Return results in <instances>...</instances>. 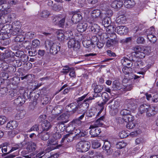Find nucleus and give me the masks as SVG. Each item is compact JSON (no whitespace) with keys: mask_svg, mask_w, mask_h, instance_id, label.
Returning <instances> with one entry per match:
<instances>
[{"mask_svg":"<svg viewBox=\"0 0 158 158\" xmlns=\"http://www.w3.org/2000/svg\"><path fill=\"white\" fill-rule=\"evenodd\" d=\"M91 17L94 19L102 17V14L101 11L98 9L94 10H92L90 12Z\"/></svg>","mask_w":158,"mask_h":158,"instance_id":"nucleus-17","label":"nucleus"},{"mask_svg":"<svg viewBox=\"0 0 158 158\" xmlns=\"http://www.w3.org/2000/svg\"><path fill=\"white\" fill-rule=\"evenodd\" d=\"M128 135L125 131H122L119 133V136L121 138H125Z\"/></svg>","mask_w":158,"mask_h":158,"instance_id":"nucleus-51","label":"nucleus"},{"mask_svg":"<svg viewBox=\"0 0 158 158\" xmlns=\"http://www.w3.org/2000/svg\"><path fill=\"white\" fill-rule=\"evenodd\" d=\"M155 110V108L154 106L143 104L139 108L138 114H142L146 113L147 116L151 117L156 113Z\"/></svg>","mask_w":158,"mask_h":158,"instance_id":"nucleus-2","label":"nucleus"},{"mask_svg":"<svg viewBox=\"0 0 158 158\" xmlns=\"http://www.w3.org/2000/svg\"><path fill=\"white\" fill-rule=\"evenodd\" d=\"M134 131V133H135L137 136L138 135L142 133L141 131L139 128H137Z\"/></svg>","mask_w":158,"mask_h":158,"instance_id":"nucleus-62","label":"nucleus"},{"mask_svg":"<svg viewBox=\"0 0 158 158\" xmlns=\"http://www.w3.org/2000/svg\"><path fill=\"white\" fill-rule=\"evenodd\" d=\"M155 33V29L153 27H151L146 31L147 38L152 43H154L157 40L156 37L154 35Z\"/></svg>","mask_w":158,"mask_h":158,"instance_id":"nucleus-8","label":"nucleus"},{"mask_svg":"<svg viewBox=\"0 0 158 158\" xmlns=\"http://www.w3.org/2000/svg\"><path fill=\"white\" fill-rule=\"evenodd\" d=\"M89 128L91 129L89 131L90 134L92 136H97L100 133L101 131L100 128L94 125L90 126Z\"/></svg>","mask_w":158,"mask_h":158,"instance_id":"nucleus-14","label":"nucleus"},{"mask_svg":"<svg viewBox=\"0 0 158 158\" xmlns=\"http://www.w3.org/2000/svg\"><path fill=\"white\" fill-rule=\"evenodd\" d=\"M110 144L109 142L106 140L104 142L103 146V149L105 150L107 155H110L112 153V151L110 149Z\"/></svg>","mask_w":158,"mask_h":158,"instance_id":"nucleus-21","label":"nucleus"},{"mask_svg":"<svg viewBox=\"0 0 158 158\" xmlns=\"http://www.w3.org/2000/svg\"><path fill=\"white\" fill-rule=\"evenodd\" d=\"M59 156V154L57 153H55L51 155L50 156L47 158H57Z\"/></svg>","mask_w":158,"mask_h":158,"instance_id":"nucleus-64","label":"nucleus"},{"mask_svg":"<svg viewBox=\"0 0 158 158\" xmlns=\"http://www.w3.org/2000/svg\"><path fill=\"white\" fill-rule=\"evenodd\" d=\"M133 99L127 100V105L128 109H124L121 112L123 115L122 118L124 121H131L134 120V117L130 114L131 112L135 113L137 108V105L133 102Z\"/></svg>","mask_w":158,"mask_h":158,"instance_id":"nucleus-1","label":"nucleus"},{"mask_svg":"<svg viewBox=\"0 0 158 158\" xmlns=\"http://www.w3.org/2000/svg\"><path fill=\"white\" fill-rule=\"evenodd\" d=\"M38 126L37 125H34L30 130L29 131H37L39 130Z\"/></svg>","mask_w":158,"mask_h":158,"instance_id":"nucleus-55","label":"nucleus"},{"mask_svg":"<svg viewBox=\"0 0 158 158\" xmlns=\"http://www.w3.org/2000/svg\"><path fill=\"white\" fill-rule=\"evenodd\" d=\"M26 114V112L24 110H21L18 112L15 118L16 120H19L23 118Z\"/></svg>","mask_w":158,"mask_h":158,"instance_id":"nucleus-27","label":"nucleus"},{"mask_svg":"<svg viewBox=\"0 0 158 158\" xmlns=\"http://www.w3.org/2000/svg\"><path fill=\"white\" fill-rule=\"evenodd\" d=\"M134 131V133H135L137 136L138 135L142 133L141 131L139 128H137Z\"/></svg>","mask_w":158,"mask_h":158,"instance_id":"nucleus-63","label":"nucleus"},{"mask_svg":"<svg viewBox=\"0 0 158 158\" xmlns=\"http://www.w3.org/2000/svg\"><path fill=\"white\" fill-rule=\"evenodd\" d=\"M110 19L108 17H106L102 21V24L104 27H107L109 24Z\"/></svg>","mask_w":158,"mask_h":158,"instance_id":"nucleus-41","label":"nucleus"},{"mask_svg":"<svg viewBox=\"0 0 158 158\" xmlns=\"http://www.w3.org/2000/svg\"><path fill=\"white\" fill-rule=\"evenodd\" d=\"M90 147V143L85 141H81L76 145V149L79 152H85L88 151Z\"/></svg>","mask_w":158,"mask_h":158,"instance_id":"nucleus-7","label":"nucleus"},{"mask_svg":"<svg viewBox=\"0 0 158 158\" xmlns=\"http://www.w3.org/2000/svg\"><path fill=\"white\" fill-rule=\"evenodd\" d=\"M36 147V145L34 143L30 142L29 143L26 148L28 152H31L35 150Z\"/></svg>","mask_w":158,"mask_h":158,"instance_id":"nucleus-30","label":"nucleus"},{"mask_svg":"<svg viewBox=\"0 0 158 158\" xmlns=\"http://www.w3.org/2000/svg\"><path fill=\"white\" fill-rule=\"evenodd\" d=\"M89 156H88L89 158H104L102 154L100 152H88Z\"/></svg>","mask_w":158,"mask_h":158,"instance_id":"nucleus-19","label":"nucleus"},{"mask_svg":"<svg viewBox=\"0 0 158 158\" xmlns=\"http://www.w3.org/2000/svg\"><path fill=\"white\" fill-rule=\"evenodd\" d=\"M102 97L103 101V102L102 103V105L106 104L110 98L108 94L106 92L102 93Z\"/></svg>","mask_w":158,"mask_h":158,"instance_id":"nucleus-29","label":"nucleus"},{"mask_svg":"<svg viewBox=\"0 0 158 158\" xmlns=\"http://www.w3.org/2000/svg\"><path fill=\"white\" fill-rule=\"evenodd\" d=\"M63 15L60 14L55 16L53 19V21L55 22L56 24H57L59 22L61 18L62 17Z\"/></svg>","mask_w":158,"mask_h":158,"instance_id":"nucleus-43","label":"nucleus"},{"mask_svg":"<svg viewBox=\"0 0 158 158\" xmlns=\"http://www.w3.org/2000/svg\"><path fill=\"white\" fill-rule=\"evenodd\" d=\"M41 126L43 130L44 131H48L52 127L50 123L47 120H45L43 122Z\"/></svg>","mask_w":158,"mask_h":158,"instance_id":"nucleus-26","label":"nucleus"},{"mask_svg":"<svg viewBox=\"0 0 158 158\" xmlns=\"http://www.w3.org/2000/svg\"><path fill=\"white\" fill-rule=\"evenodd\" d=\"M91 24V29L92 31L94 32L96 31L97 30H98L99 28V27L97 25V24L94 23L92 24L90 23Z\"/></svg>","mask_w":158,"mask_h":158,"instance_id":"nucleus-39","label":"nucleus"},{"mask_svg":"<svg viewBox=\"0 0 158 158\" xmlns=\"http://www.w3.org/2000/svg\"><path fill=\"white\" fill-rule=\"evenodd\" d=\"M12 27V26L11 25L6 24L2 28L0 32V35H7V34H12L13 35H15L18 34L19 31V29L18 27H16L12 31L11 28ZM4 37L5 38L6 36H4Z\"/></svg>","mask_w":158,"mask_h":158,"instance_id":"nucleus-5","label":"nucleus"},{"mask_svg":"<svg viewBox=\"0 0 158 158\" xmlns=\"http://www.w3.org/2000/svg\"><path fill=\"white\" fill-rule=\"evenodd\" d=\"M74 135H73V134L72 132H70L69 134L65 135L62 139L61 142H63L64 141H66L67 142H70L72 140Z\"/></svg>","mask_w":158,"mask_h":158,"instance_id":"nucleus-25","label":"nucleus"},{"mask_svg":"<svg viewBox=\"0 0 158 158\" xmlns=\"http://www.w3.org/2000/svg\"><path fill=\"white\" fill-rule=\"evenodd\" d=\"M130 69L128 67H126L123 69V72L125 74H128Z\"/></svg>","mask_w":158,"mask_h":158,"instance_id":"nucleus-56","label":"nucleus"},{"mask_svg":"<svg viewBox=\"0 0 158 158\" xmlns=\"http://www.w3.org/2000/svg\"><path fill=\"white\" fill-rule=\"evenodd\" d=\"M124 0H112L110 6L113 8H116L121 7Z\"/></svg>","mask_w":158,"mask_h":158,"instance_id":"nucleus-15","label":"nucleus"},{"mask_svg":"<svg viewBox=\"0 0 158 158\" xmlns=\"http://www.w3.org/2000/svg\"><path fill=\"white\" fill-rule=\"evenodd\" d=\"M40 41L37 40H34L32 42V45L34 48L39 47L40 45Z\"/></svg>","mask_w":158,"mask_h":158,"instance_id":"nucleus-42","label":"nucleus"},{"mask_svg":"<svg viewBox=\"0 0 158 158\" xmlns=\"http://www.w3.org/2000/svg\"><path fill=\"white\" fill-rule=\"evenodd\" d=\"M88 131H87L82 130L81 131V133L80 136H84L87 135Z\"/></svg>","mask_w":158,"mask_h":158,"instance_id":"nucleus-57","label":"nucleus"},{"mask_svg":"<svg viewBox=\"0 0 158 158\" xmlns=\"http://www.w3.org/2000/svg\"><path fill=\"white\" fill-rule=\"evenodd\" d=\"M49 137V135L48 133L42 132L41 135V139L44 140H47Z\"/></svg>","mask_w":158,"mask_h":158,"instance_id":"nucleus-45","label":"nucleus"},{"mask_svg":"<svg viewBox=\"0 0 158 158\" xmlns=\"http://www.w3.org/2000/svg\"><path fill=\"white\" fill-rule=\"evenodd\" d=\"M133 66L135 68H142V62L141 61H133Z\"/></svg>","mask_w":158,"mask_h":158,"instance_id":"nucleus-40","label":"nucleus"},{"mask_svg":"<svg viewBox=\"0 0 158 158\" xmlns=\"http://www.w3.org/2000/svg\"><path fill=\"white\" fill-rule=\"evenodd\" d=\"M116 30L117 33L120 35L126 34L128 31L127 28L123 26L117 27L116 28Z\"/></svg>","mask_w":158,"mask_h":158,"instance_id":"nucleus-16","label":"nucleus"},{"mask_svg":"<svg viewBox=\"0 0 158 158\" xmlns=\"http://www.w3.org/2000/svg\"><path fill=\"white\" fill-rule=\"evenodd\" d=\"M113 101L111 100H110L108 104L112 103V104L109 107H110V113L112 115H115L118 112V102L116 101H114L113 102Z\"/></svg>","mask_w":158,"mask_h":158,"instance_id":"nucleus-9","label":"nucleus"},{"mask_svg":"<svg viewBox=\"0 0 158 158\" xmlns=\"http://www.w3.org/2000/svg\"><path fill=\"white\" fill-rule=\"evenodd\" d=\"M6 117L3 116H0V125L3 124L6 122Z\"/></svg>","mask_w":158,"mask_h":158,"instance_id":"nucleus-49","label":"nucleus"},{"mask_svg":"<svg viewBox=\"0 0 158 158\" xmlns=\"http://www.w3.org/2000/svg\"><path fill=\"white\" fill-rule=\"evenodd\" d=\"M144 41V38L141 37H138L137 39V42L138 44H143Z\"/></svg>","mask_w":158,"mask_h":158,"instance_id":"nucleus-54","label":"nucleus"},{"mask_svg":"<svg viewBox=\"0 0 158 158\" xmlns=\"http://www.w3.org/2000/svg\"><path fill=\"white\" fill-rule=\"evenodd\" d=\"M21 145L20 146L19 145H16L14 147H12L9 153L13 151L19 149L21 147Z\"/></svg>","mask_w":158,"mask_h":158,"instance_id":"nucleus-53","label":"nucleus"},{"mask_svg":"<svg viewBox=\"0 0 158 158\" xmlns=\"http://www.w3.org/2000/svg\"><path fill=\"white\" fill-rule=\"evenodd\" d=\"M65 36L66 39H67L68 38H69L70 39L73 38V33L71 31H66L65 33Z\"/></svg>","mask_w":158,"mask_h":158,"instance_id":"nucleus-36","label":"nucleus"},{"mask_svg":"<svg viewBox=\"0 0 158 158\" xmlns=\"http://www.w3.org/2000/svg\"><path fill=\"white\" fill-rule=\"evenodd\" d=\"M62 8V6L60 5H54L53 6V9L56 11H59Z\"/></svg>","mask_w":158,"mask_h":158,"instance_id":"nucleus-47","label":"nucleus"},{"mask_svg":"<svg viewBox=\"0 0 158 158\" xmlns=\"http://www.w3.org/2000/svg\"><path fill=\"white\" fill-rule=\"evenodd\" d=\"M22 101V99L20 97H18L15 100V103L17 105L21 104H23V102Z\"/></svg>","mask_w":158,"mask_h":158,"instance_id":"nucleus-50","label":"nucleus"},{"mask_svg":"<svg viewBox=\"0 0 158 158\" xmlns=\"http://www.w3.org/2000/svg\"><path fill=\"white\" fill-rule=\"evenodd\" d=\"M81 130L78 129H76L75 128L71 132L73 134H74L76 135H78L80 136Z\"/></svg>","mask_w":158,"mask_h":158,"instance_id":"nucleus-48","label":"nucleus"},{"mask_svg":"<svg viewBox=\"0 0 158 158\" xmlns=\"http://www.w3.org/2000/svg\"><path fill=\"white\" fill-rule=\"evenodd\" d=\"M124 5L127 8L132 7L135 4V2L133 0H124Z\"/></svg>","mask_w":158,"mask_h":158,"instance_id":"nucleus-28","label":"nucleus"},{"mask_svg":"<svg viewBox=\"0 0 158 158\" xmlns=\"http://www.w3.org/2000/svg\"><path fill=\"white\" fill-rule=\"evenodd\" d=\"M18 126V123L16 121H11L9 122L6 125V128L10 130L16 128Z\"/></svg>","mask_w":158,"mask_h":158,"instance_id":"nucleus-22","label":"nucleus"},{"mask_svg":"<svg viewBox=\"0 0 158 158\" xmlns=\"http://www.w3.org/2000/svg\"><path fill=\"white\" fill-rule=\"evenodd\" d=\"M103 89V87L100 85H97L94 89V92L95 93H99L101 92Z\"/></svg>","mask_w":158,"mask_h":158,"instance_id":"nucleus-38","label":"nucleus"},{"mask_svg":"<svg viewBox=\"0 0 158 158\" xmlns=\"http://www.w3.org/2000/svg\"><path fill=\"white\" fill-rule=\"evenodd\" d=\"M104 117L102 116L97 119L95 122L94 124L93 125L95 127H98V126H102L103 124V122Z\"/></svg>","mask_w":158,"mask_h":158,"instance_id":"nucleus-32","label":"nucleus"},{"mask_svg":"<svg viewBox=\"0 0 158 158\" xmlns=\"http://www.w3.org/2000/svg\"><path fill=\"white\" fill-rule=\"evenodd\" d=\"M84 116V114H83L80 116L78 119L73 120L72 122V125H75V124L79 125L81 123L80 120L82 119Z\"/></svg>","mask_w":158,"mask_h":158,"instance_id":"nucleus-34","label":"nucleus"},{"mask_svg":"<svg viewBox=\"0 0 158 158\" xmlns=\"http://www.w3.org/2000/svg\"><path fill=\"white\" fill-rule=\"evenodd\" d=\"M69 114L68 113H64L61 115L57 118V119L60 121L59 124H63L67 123L69 121L68 118Z\"/></svg>","mask_w":158,"mask_h":158,"instance_id":"nucleus-13","label":"nucleus"},{"mask_svg":"<svg viewBox=\"0 0 158 158\" xmlns=\"http://www.w3.org/2000/svg\"><path fill=\"white\" fill-rule=\"evenodd\" d=\"M39 14L40 17L44 19L48 18L50 15V12L46 10L42 11Z\"/></svg>","mask_w":158,"mask_h":158,"instance_id":"nucleus-33","label":"nucleus"},{"mask_svg":"<svg viewBox=\"0 0 158 158\" xmlns=\"http://www.w3.org/2000/svg\"><path fill=\"white\" fill-rule=\"evenodd\" d=\"M101 143L97 140L93 141L92 142V147L93 148H97L100 147Z\"/></svg>","mask_w":158,"mask_h":158,"instance_id":"nucleus-37","label":"nucleus"},{"mask_svg":"<svg viewBox=\"0 0 158 158\" xmlns=\"http://www.w3.org/2000/svg\"><path fill=\"white\" fill-rule=\"evenodd\" d=\"M133 121H125L127 123H128L127 125V127L128 129H132L135 126V124L133 122Z\"/></svg>","mask_w":158,"mask_h":158,"instance_id":"nucleus-44","label":"nucleus"},{"mask_svg":"<svg viewBox=\"0 0 158 158\" xmlns=\"http://www.w3.org/2000/svg\"><path fill=\"white\" fill-rule=\"evenodd\" d=\"M82 18V16L81 14L74 13L72 16L71 20L73 23H77L81 20Z\"/></svg>","mask_w":158,"mask_h":158,"instance_id":"nucleus-20","label":"nucleus"},{"mask_svg":"<svg viewBox=\"0 0 158 158\" xmlns=\"http://www.w3.org/2000/svg\"><path fill=\"white\" fill-rule=\"evenodd\" d=\"M122 62L123 65L126 67L130 66V65H133V62L126 57H124L122 60Z\"/></svg>","mask_w":158,"mask_h":158,"instance_id":"nucleus-31","label":"nucleus"},{"mask_svg":"<svg viewBox=\"0 0 158 158\" xmlns=\"http://www.w3.org/2000/svg\"><path fill=\"white\" fill-rule=\"evenodd\" d=\"M7 0H0V13L3 12L4 11L7 9H9L10 7L8 6L7 7L6 6L8 5L7 3ZM10 19L8 18L7 15H1L0 13V24H4L9 21Z\"/></svg>","mask_w":158,"mask_h":158,"instance_id":"nucleus-3","label":"nucleus"},{"mask_svg":"<svg viewBox=\"0 0 158 158\" xmlns=\"http://www.w3.org/2000/svg\"><path fill=\"white\" fill-rule=\"evenodd\" d=\"M65 17L63 16L61 18L60 20L57 24L60 27H62L64 25L65 22Z\"/></svg>","mask_w":158,"mask_h":158,"instance_id":"nucleus-46","label":"nucleus"},{"mask_svg":"<svg viewBox=\"0 0 158 158\" xmlns=\"http://www.w3.org/2000/svg\"><path fill=\"white\" fill-rule=\"evenodd\" d=\"M57 37L58 40L60 41H63L65 39V34L64 33L63 31L59 30L56 32Z\"/></svg>","mask_w":158,"mask_h":158,"instance_id":"nucleus-23","label":"nucleus"},{"mask_svg":"<svg viewBox=\"0 0 158 158\" xmlns=\"http://www.w3.org/2000/svg\"><path fill=\"white\" fill-rule=\"evenodd\" d=\"M153 98H152V101L155 102H158V94L154 95L153 97Z\"/></svg>","mask_w":158,"mask_h":158,"instance_id":"nucleus-59","label":"nucleus"},{"mask_svg":"<svg viewBox=\"0 0 158 158\" xmlns=\"http://www.w3.org/2000/svg\"><path fill=\"white\" fill-rule=\"evenodd\" d=\"M126 146V143L123 142H120L117 144V147L119 148H122Z\"/></svg>","mask_w":158,"mask_h":158,"instance_id":"nucleus-52","label":"nucleus"},{"mask_svg":"<svg viewBox=\"0 0 158 158\" xmlns=\"http://www.w3.org/2000/svg\"><path fill=\"white\" fill-rule=\"evenodd\" d=\"M45 47L47 49H49L50 53L53 55L56 54L60 49V46L57 43L49 41L45 42Z\"/></svg>","mask_w":158,"mask_h":158,"instance_id":"nucleus-6","label":"nucleus"},{"mask_svg":"<svg viewBox=\"0 0 158 158\" xmlns=\"http://www.w3.org/2000/svg\"><path fill=\"white\" fill-rule=\"evenodd\" d=\"M136 56L140 58L144 57L146 54H149L151 52V48L149 47H137L135 49Z\"/></svg>","mask_w":158,"mask_h":158,"instance_id":"nucleus-4","label":"nucleus"},{"mask_svg":"<svg viewBox=\"0 0 158 158\" xmlns=\"http://www.w3.org/2000/svg\"><path fill=\"white\" fill-rule=\"evenodd\" d=\"M44 153V152H39L36 155L35 158H41Z\"/></svg>","mask_w":158,"mask_h":158,"instance_id":"nucleus-58","label":"nucleus"},{"mask_svg":"<svg viewBox=\"0 0 158 158\" xmlns=\"http://www.w3.org/2000/svg\"><path fill=\"white\" fill-rule=\"evenodd\" d=\"M106 31L107 34H111V35L112 36V34H115L114 33V29L113 27L111 25H108L106 27Z\"/></svg>","mask_w":158,"mask_h":158,"instance_id":"nucleus-35","label":"nucleus"},{"mask_svg":"<svg viewBox=\"0 0 158 158\" xmlns=\"http://www.w3.org/2000/svg\"><path fill=\"white\" fill-rule=\"evenodd\" d=\"M111 37L114 38V39H108L106 43V46L108 47H110L114 46L117 43L118 41L115 38L116 37V35L115 34H112V36L110 35Z\"/></svg>","mask_w":158,"mask_h":158,"instance_id":"nucleus-12","label":"nucleus"},{"mask_svg":"<svg viewBox=\"0 0 158 158\" xmlns=\"http://www.w3.org/2000/svg\"><path fill=\"white\" fill-rule=\"evenodd\" d=\"M62 70V73H67L69 71H71L69 74L71 77H74L75 76L74 69L73 68H69L67 66H66L63 68Z\"/></svg>","mask_w":158,"mask_h":158,"instance_id":"nucleus-18","label":"nucleus"},{"mask_svg":"<svg viewBox=\"0 0 158 158\" xmlns=\"http://www.w3.org/2000/svg\"><path fill=\"white\" fill-rule=\"evenodd\" d=\"M68 47L69 48H73L74 50L77 51L80 48V45L77 41L75 38L71 39L68 43Z\"/></svg>","mask_w":158,"mask_h":158,"instance_id":"nucleus-10","label":"nucleus"},{"mask_svg":"<svg viewBox=\"0 0 158 158\" xmlns=\"http://www.w3.org/2000/svg\"><path fill=\"white\" fill-rule=\"evenodd\" d=\"M48 148H50L48 150V152L56 148H58L61 146L60 145H57V141L56 139L49 140H48Z\"/></svg>","mask_w":158,"mask_h":158,"instance_id":"nucleus-11","label":"nucleus"},{"mask_svg":"<svg viewBox=\"0 0 158 158\" xmlns=\"http://www.w3.org/2000/svg\"><path fill=\"white\" fill-rule=\"evenodd\" d=\"M88 27L87 24L85 23H79L77 27V30L80 32H83Z\"/></svg>","mask_w":158,"mask_h":158,"instance_id":"nucleus-24","label":"nucleus"},{"mask_svg":"<svg viewBox=\"0 0 158 158\" xmlns=\"http://www.w3.org/2000/svg\"><path fill=\"white\" fill-rule=\"evenodd\" d=\"M107 52L108 55L110 56H116L115 54L112 52L110 50H108Z\"/></svg>","mask_w":158,"mask_h":158,"instance_id":"nucleus-61","label":"nucleus"},{"mask_svg":"<svg viewBox=\"0 0 158 158\" xmlns=\"http://www.w3.org/2000/svg\"><path fill=\"white\" fill-rule=\"evenodd\" d=\"M143 140V139L142 138H137L135 141V143L136 144H138L141 143Z\"/></svg>","mask_w":158,"mask_h":158,"instance_id":"nucleus-60","label":"nucleus"}]
</instances>
